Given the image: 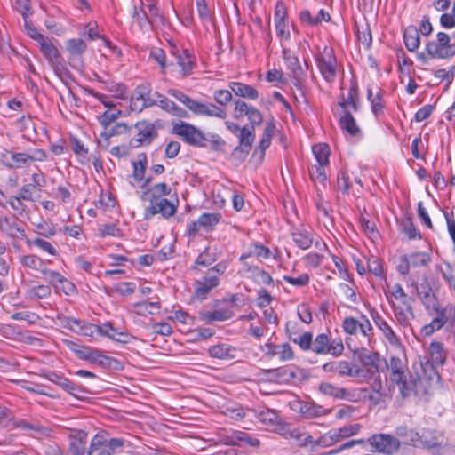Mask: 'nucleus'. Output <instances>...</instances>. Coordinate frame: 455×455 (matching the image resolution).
Instances as JSON below:
<instances>
[{"label": "nucleus", "instance_id": "864d4df0", "mask_svg": "<svg viewBox=\"0 0 455 455\" xmlns=\"http://www.w3.org/2000/svg\"><path fill=\"white\" fill-rule=\"evenodd\" d=\"M312 152L316 160L315 164L329 165L330 148L327 144L319 143L312 147Z\"/></svg>", "mask_w": 455, "mask_h": 455}, {"label": "nucleus", "instance_id": "4468645a", "mask_svg": "<svg viewBox=\"0 0 455 455\" xmlns=\"http://www.w3.org/2000/svg\"><path fill=\"white\" fill-rule=\"evenodd\" d=\"M176 206L168 199L163 198L160 200L150 202L144 209V218L149 220L156 214H161L164 218H169L175 214Z\"/></svg>", "mask_w": 455, "mask_h": 455}, {"label": "nucleus", "instance_id": "72a5a7b5", "mask_svg": "<svg viewBox=\"0 0 455 455\" xmlns=\"http://www.w3.org/2000/svg\"><path fill=\"white\" fill-rule=\"evenodd\" d=\"M229 88L235 95L247 100H257L259 96V92L251 85L240 82H230Z\"/></svg>", "mask_w": 455, "mask_h": 455}, {"label": "nucleus", "instance_id": "f3484780", "mask_svg": "<svg viewBox=\"0 0 455 455\" xmlns=\"http://www.w3.org/2000/svg\"><path fill=\"white\" fill-rule=\"evenodd\" d=\"M259 350L267 358L278 356L282 362L291 361L294 358V352L289 343L275 345L274 343L267 342L259 347Z\"/></svg>", "mask_w": 455, "mask_h": 455}, {"label": "nucleus", "instance_id": "79ce46f5", "mask_svg": "<svg viewBox=\"0 0 455 455\" xmlns=\"http://www.w3.org/2000/svg\"><path fill=\"white\" fill-rule=\"evenodd\" d=\"M87 455H111L105 444L103 434H96L91 441Z\"/></svg>", "mask_w": 455, "mask_h": 455}, {"label": "nucleus", "instance_id": "e2e57ef3", "mask_svg": "<svg viewBox=\"0 0 455 455\" xmlns=\"http://www.w3.org/2000/svg\"><path fill=\"white\" fill-rule=\"evenodd\" d=\"M128 126L125 123H117L111 127H108L104 132L100 133V137L106 140L109 138L116 135H120L127 132Z\"/></svg>", "mask_w": 455, "mask_h": 455}, {"label": "nucleus", "instance_id": "2eb2a0df", "mask_svg": "<svg viewBox=\"0 0 455 455\" xmlns=\"http://www.w3.org/2000/svg\"><path fill=\"white\" fill-rule=\"evenodd\" d=\"M160 9L156 2H140L139 5L133 7V18L140 27L150 23L152 17H158Z\"/></svg>", "mask_w": 455, "mask_h": 455}, {"label": "nucleus", "instance_id": "052dcab7", "mask_svg": "<svg viewBox=\"0 0 455 455\" xmlns=\"http://www.w3.org/2000/svg\"><path fill=\"white\" fill-rule=\"evenodd\" d=\"M328 165L324 164H313L309 169L310 178L313 181L324 185L327 175L325 168Z\"/></svg>", "mask_w": 455, "mask_h": 455}, {"label": "nucleus", "instance_id": "bb28decb", "mask_svg": "<svg viewBox=\"0 0 455 455\" xmlns=\"http://www.w3.org/2000/svg\"><path fill=\"white\" fill-rule=\"evenodd\" d=\"M137 130V141L140 145H149L157 136L156 126L148 121H141L135 125Z\"/></svg>", "mask_w": 455, "mask_h": 455}, {"label": "nucleus", "instance_id": "5701e85b", "mask_svg": "<svg viewBox=\"0 0 455 455\" xmlns=\"http://www.w3.org/2000/svg\"><path fill=\"white\" fill-rule=\"evenodd\" d=\"M322 369L326 373L338 374L339 377H352L358 373V370L354 371L353 365L347 361H331L324 363Z\"/></svg>", "mask_w": 455, "mask_h": 455}, {"label": "nucleus", "instance_id": "e433bc0d", "mask_svg": "<svg viewBox=\"0 0 455 455\" xmlns=\"http://www.w3.org/2000/svg\"><path fill=\"white\" fill-rule=\"evenodd\" d=\"M275 130V125L274 121L267 122L264 128L261 139L259 143V148L255 149L254 154L258 153L259 150V158L263 159L265 156V151L271 145L272 138L274 136V132Z\"/></svg>", "mask_w": 455, "mask_h": 455}, {"label": "nucleus", "instance_id": "473e14b6", "mask_svg": "<svg viewBox=\"0 0 455 455\" xmlns=\"http://www.w3.org/2000/svg\"><path fill=\"white\" fill-rule=\"evenodd\" d=\"M291 324L288 325L286 333L291 341L297 344L302 350L307 351L312 348L313 345V334L309 331L299 334L297 331H291Z\"/></svg>", "mask_w": 455, "mask_h": 455}, {"label": "nucleus", "instance_id": "f257e3e1", "mask_svg": "<svg viewBox=\"0 0 455 455\" xmlns=\"http://www.w3.org/2000/svg\"><path fill=\"white\" fill-rule=\"evenodd\" d=\"M167 93L184 104L195 115L216 117L220 119H225L228 116L227 111L224 108L212 102H201L196 100L179 90L169 89Z\"/></svg>", "mask_w": 455, "mask_h": 455}, {"label": "nucleus", "instance_id": "bf43d9fd", "mask_svg": "<svg viewBox=\"0 0 455 455\" xmlns=\"http://www.w3.org/2000/svg\"><path fill=\"white\" fill-rule=\"evenodd\" d=\"M218 257L219 255L215 248L212 249V247H207L201 254H199L196 263L206 267L214 262Z\"/></svg>", "mask_w": 455, "mask_h": 455}, {"label": "nucleus", "instance_id": "49530a36", "mask_svg": "<svg viewBox=\"0 0 455 455\" xmlns=\"http://www.w3.org/2000/svg\"><path fill=\"white\" fill-rule=\"evenodd\" d=\"M40 50L48 63L61 56L52 39L46 38L40 44Z\"/></svg>", "mask_w": 455, "mask_h": 455}, {"label": "nucleus", "instance_id": "c03bdc74", "mask_svg": "<svg viewBox=\"0 0 455 455\" xmlns=\"http://www.w3.org/2000/svg\"><path fill=\"white\" fill-rule=\"evenodd\" d=\"M283 57L287 68L292 72L294 77L299 78L302 73L298 57L290 49L283 48Z\"/></svg>", "mask_w": 455, "mask_h": 455}, {"label": "nucleus", "instance_id": "dca6fc26", "mask_svg": "<svg viewBox=\"0 0 455 455\" xmlns=\"http://www.w3.org/2000/svg\"><path fill=\"white\" fill-rule=\"evenodd\" d=\"M0 164L7 169H21L28 166V153L3 148L0 151Z\"/></svg>", "mask_w": 455, "mask_h": 455}, {"label": "nucleus", "instance_id": "412c9836", "mask_svg": "<svg viewBox=\"0 0 455 455\" xmlns=\"http://www.w3.org/2000/svg\"><path fill=\"white\" fill-rule=\"evenodd\" d=\"M280 435L285 438L293 439L299 446H315V440L310 434L300 428L292 427L290 424L285 425L284 431L281 432Z\"/></svg>", "mask_w": 455, "mask_h": 455}, {"label": "nucleus", "instance_id": "aec40b11", "mask_svg": "<svg viewBox=\"0 0 455 455\" xmlns=\"http://www.w3.org/2000/svg\"><path fill=\"white\" fill-rule=\"evenodd\" d=\"M371 317L375 325L381 331L387 342L393 347H400V338L395 333L391 324L376 311L371 313Z\"/></svg>", "mask_w": 455, "mask_h": 455}, {"label": "nucleus", "instance_id": "4c0bfd02", "mask_svg": "<svg viewBox=\"0 0 455 455\" xmlns=\"http://www.w3.org/2000/svg\"><path fill=\"white\" fill-rule=\"evenodd\" d=\"M201 319L206 323L223 322L234 315L231 308H220L214 311H204L200 313Z\"/></svg>", "mask_w": 455, "mask_h": 455}, {"label": "nucleus", "instance_id": "393cba45", "mask_svg": "<svg viewBox=\"0 0 455 455\" xmlns=\"http://www.w3.org/2000/svg\"><path fill=\"white\" fill-rule=\"evenodd\" d=\"M237 353L238 350L236 347L225 342H220L208 348L210 356L220 360L235 359L237 356Z\"/></svg>", "mask_w": 455, "mask_h": 455}, {"label": "nucleus", "instance_id": "774afa93", "mask_svg": "<svg viewBox=\"0 0 455 455\" xmlns=\"http://www.w3.org/2000/svg\"><path fill=\"white\" fill-rule=\"evenodd\" d=\"M437 270L441 273L449 286L455 290V276L452 266L449 262H444L443 266L437 267Z\"/></svg>", "mask_w": 455, "mask_h": 455}, {"label": "nucleus", "instance_id": "ea45409f", "mask_svg": "<svg viewBox=\"0 0 455 455\" xmlns=\"http://www.w3.org/2000/svg\"><path fill=\"white\" fill-rule=\"evenodd\" d=\"M403 41L408 51L415 52L420 45V36L417 27L409 26L403 31Z\"/></svg>", "mask_w": 455, "mask_h": 455}, {"label": "nucleus", "instance_id": "13d9d810", "mask_svg": "<svg viewBox=\"0 0 455 455\" xmlns=\"http://www.w3.org/2000/svg\"><path fill=\"white\" fill-rule=\"evenodd\" d=\"M63 390L80 400L84 399L85 395L88 393L85 387L71 381L68 379L63 387Z\"/></svg>", "mask_w": 455, "mask_h": 455}, {"label": "nucleus", "instance_id": "58836bf2", "mask_svg": "<svg viewBox=\"0 0 455 455\" xmlns=\"http://www.w3.org/2000/svg\"><path fill=\"white\" fill-rule=\"evenodd\" d=\"M367 99L371 102V108L374 116L378 118L383 114L385 108V101L383 100V92L379 90L373 93L371 88L367 89Z\"/></svg>", "mask_w": 455, "mask_h": 455}, {"label": "nucleus", "instance_id": "603ef678", "mask_svg": "<svg viewBox=\"0 0 455 455\" xmlns=\"http://www.w3.org/2000/svg\"><path fill=\"white\" fill-rule=\"evenodd\" d=\"M133 310L139 315H155L159 313V302L141 301L133 304Z\"/></svg>", "mask_w": 455, "mask_h": 455}, {"label": "nucleus", "instance_id": "3c124183", "mask_svg": "<svg viewBox=\"0 0 455 455\" xmlns=\"http://www.w3.org/2000/svg\"><path fill=\"white\" fill-rule=\"evenodd\" d=\"M299 411L302 415L308 419L321 417L328 413V411L322 406L311 403H301Z\"/></svg>", "mask_w": 455, "mask_h": 455}, {"label": "nucleus", "instance_id": "c85d7f7f", "mask_svg": "<svg viewBox=\"0 0 455 455\" xmlns=\"http://www.w3.org/2000/svg\"><path fill=\"white\" fill-rule=\"evenodd\" d=\"M98 335L108 337L112 340L121 343H127L130 340V335L126 331L115 328L110 322L100 324Z\"/></svg>", "mask_w": 455, "mask_h": 455}, {"label": "nucleus", "instance_id": "37998d69", "mask_svg": "<svg viewBox=\"0 0 455 455\" xmlns=\"http://www.w3.org/2000/svg\"><path fill=\"white\" fill-rule=\"evenodd\" d=\"M429 358L427 361H429L438 366H442L446 359V355L443 350V344L437 341H434L429 346Z\"/></svg>", "mask_w": 455, "mask_h": 455}, {"label": "nucleus", "instance_id": "5fc2aeb1", "mask_svg": "<svg viewBox=\"0 0 455 455\" xmlns=\"http://www.w3.org/2000/svg\"><path fill=\"white\" fill-rule=\"evenodd\" d=\"M330 339L324 334L321 333L313 339L311 350L318 355H326L330 351Z\"/></svg>", "mask_w": 455, "mask_h": 455}, {"label": "nucleus", "instance_id": "a19ab883", "mask_svg": "<svg viewBox=\"0 0 455 455\" xmlns=\"http://www.w3.org/2000/svg\"><path fill=\"white\" fill-rule=\"evenodd\" d=\"M407 262L411 268H419L427 267L431 261L432 257L428 252L425 251H414L405 254Z\"/></svg>", "mask_w": 455, "mask_h": 455}, {"label": "nucleus", "instance_id": "39448f33", "mask_svg": "<svg viewBox=\"0 0 455 455\" xmlns=\"http://www.w3.org/2000/svg\"><path fill=\"white\" fill-rule=\"evenodd\" d=\"M427 53L434 59H449L455 55V43L444 32H438L435 38L426 44Z\"/></svg>", "mask_w": 455, "mask_h": 455}, {"label": "nucleus", "instance_id": "2f4dec72", "mask_svg": "<svg viewBox=\"0 0 455 455\" xmlns=\"http://www.w3.org/2000/svg\"><path fill=\"white\" fill-rule=\"evenodd\" d=\"M87 434L78 431L69 437V451L73 455H87Z\"/></svg>", "mask_w": 455, "mask_h": 455}, {"label": "nucleus", "instance_id": "f8f14e48", "mask_svg": "<svg viewBox=\"0 0 455 455\" xmlns=\"http://www.w3.org/2000/svg\"><path fill=\"white\" fill-rule=\"evenodd\" d=\"M157 97L151 93L149 85L140 84L137 86L131 97V108L132 111L140 112L147 108L156 106Z\"/></svg>", "mask_w": 455, "mask_h": 455}, {"label": "nucleus", "instance_id": "9d476101", "mask_svg": "<svg viewBox=\"0 0 455 455\" xmlns=\"http://www.w3.org/2000/svg\"><path fill=\"white\" fill-rule=\"evenodd\" d=\"M412 302L413 299L411 297L396 302L389 300L395 323L400 328L411 327V322L415 318Z\"/></svg>", "mask_w": 455, "mask_h": 455}, {"label": "nucleus", "instance_id": "20e7f679", "mask_svg": "<svg viewBox=\"0 0 455 455\" xmlns=\"http://www.w3.org/2000/svg\"><path fill=\"white\" fill-rule=\"evenodd\" d=\"M225 125L231 133L236 135L239 139V144L233 150L232 157L241 162L244 161L251 150L255 140L253 129H249V125L240 127L237 124L231 121H226Z\"/></svg>", "mask_w": 455, "mask_h": 455}, {"label": "nucleus", "instance_id": "0eeeda50", "mask_svg": "<svg viewBox=\"0 0 455 455\" xmlns=\"http://www.w3.org/2000/svg\"><path fill=\"white\" fill-rule=\"evenodd\" d=\"M172 132L181 137L182 140L189 145L200 148L206 147L205 134L191 124L183 121L174 123L172 125Z\"/></svg>", "mask_w": 455, "mask_h": 455}, {"label": "nucleus", "instance_id": "09e8293b", "mask_svg": "<svg viewBox=\"0 0 455 455\" xmlns=\"http://www.w3.org/2000/svg\"><path fill=\"white\" fill-rule=\"evenodd\" d=\"M221 219L220 213L204 212L198 218V223L205 231L212 230Z\"/></svg>", "mask_w": 455, "mask_h": 455}, {"label": "nucleus", "instance_id": "6e6552de", "mask_svg": "<svg viewBox=\"0 0 455 455\" xmlns=\"http://www.w3.org/2000/svg\"><path fill=\"white\" fill-rule=\"evenodd\" d=\"M317 67L327 82H332L337 75V59L331 47L324 46L316 57Z\"/></svg>", "mask_w": 455, "mask_h": 455}, {"label": "nucleus", "instance_id": "a878e982", "mask_svg": "<svg viewBox=\"0 0 455 455\" xmlns=\"http://www.w3.org/2000/svg\"><path fill=\"white\" fill-rule=\"evenodd\" d=\"M220 283L217 275H206L201 280L196 282L195 294L197 299H204L208 293Z\"/></svg>", "mask_w": 455, "mask_h": 455}, {"label": "nucleus", "instance_id": "ddd939ff", "mask_svg": "<svg viewBox=\"0 0 455 455\" xmlns=\"http://www.w3.org/2000/svg\"><path fill=\"white\" fill-rule=\"evenodd\" d=\"M342 327L346 333L350 335L362 334L370 338L373 334V327L365 315H362L360 320L349 316L343 320Z\"/></svg>", "mask_w": 455, "mask_h": 455}, {"label": "nucleus", "instance_id": "423d86ee", "mask_svg": "<svg viewBox=\"0 0 455 455\" xmlns=\"http://www.w3.org/2000/svg\"><path fill=\"white\" fill-rule=\"evenodd\" d=\"M366 442L373 451L385 455H395L401 448V441L389 434H373L367 438Z\"/></svg>", "mask_w": 455, "mask_h": 455}, {"label": "nucleus", "instance_id": "69168bd1", "mask_svg": "<svg viewBox=\"0 0 455 455\" xmlns=\"http://www.w3.org/2000/svg\"><path fill=\"white\" fill-rule=\"evenodd\" d=\"M54 73L61 79L64 80L68 76V69L66 66L65 60L62 56L51 61L49 63Z\"/></svg>", "mask_w": 455, "mask_h": 455}, {"label": "nucleus", "instance_id": "6ab92c4d", "mask_svg": "<svg viewBox=\"0 0 455 455\" xmlns=\"http://www.w3.org/2000/svg\"><path fill=\"white\" fill-rule=\"evenodd\" d=\"M257 418L267 427L279 435L281 432L284 431L285 425L287 424L283 420L276 411L271 409H265L259 411Z\"/></svg>", "mask_w": 455, "mask_h": 455}, {"label": "nucleus", "instance_id": "a18cd8bd", "mask_svg": "<svg viewBox=\"0 0 455 455\" xmlns=\"http://www.w3.org/2000/svg\"><path fill=\"white\" fill-rule=\"evenodd\" d=\"M339 104L342 108L344 114L346 111L351 112V109L357 112L359 108L356 86H352L348 91L347 97L343 98Z\"/></svg>", "mask_w": 455, "mask_h": 455}, {"label": "nucleus", "instance_id": "8fccbe9b", "mask_svg": "<svg viewBox=\"0 0 455 455\" xmlns=\"http://www.w3.org/2000/svg\"><path fill=\"white\" fill-rule=\"evenodd\" d=\"M395 434L397 435V438H403L404 443L408 445H411L414 447V445H419V443L417 442L419 437V433L416 432L412 429H409L406 427L401 426L395 428Z\"/></svg>", "mask_w": 455, "mask_h": 455}, {"label": "nucleus", "instance_id": "338daca9", "mask_svg": "<svg viewBox=\"0 0 455 455\" xmlns=\"http://www.w3.org/2000/svg\"><path fill=\"white\" fill-rule=\"evenodd\" d=\"M121 115V110L114 108L106 110L100 117V124L107 129L118 116Z\"/></svg>", "mask_w": 455, "mask_h": 455}, {"label": "nucleus", "instance_id": "6e6d98bb", "mask_svg": "<svg viewBox=\"0 0 455 455\" xmlns=\"http://www.w3.org/2000/svg\"><path fill=\"white\" fill-rule=\"evenodd\" d=\"M20 263L26 267L40 271L41 273L45 267L44 261L34 254L25 255L21 257Z\"/></svg>", "mask_w": 455, "mask_h": 455}, {"label": "nucleus", "instance_id": "c9c22d12", "mask_svg": "<svg viewBox=\"0 0 455 455\" xmlns=\"http://www.w3.org/2000/svg\"><path fill=\"white\" fill-rule=\"evenodd\" d=\"M223 441L224 443L228 445H236L239 442H245L253 447L259 445V439L251 437L247 433L243 431H232L223 437Z\"/></svg>", "mask_w": 455, "mask_h": 455}, {"label": "nucleus", "instance_id": "c756f323", "mask_svg": "<svg viewBox=\"0 0 455 455\" xmlns=\"http://www.w3.org/2000/svg\"><path fill=\"white\" fill-rule=\"evenodd\" d=\"M154 96L157 97L156 105L159 106L163 110L170 113L172 116H175L177 117H182V118L188 117V112L184 108L179 107L172 100L160 94L157 92H154Z\"/></svg>", "mask_w": 455, "mask_h": 455}, {"label": "nucleus", "instance_id": "f704fd0d", "mask_svg": "<svg viewBox=\"0 0 455 455\" xmlns=\"http://www.w3.org/2000/svg\"><path fill=\"white\" fill-rule=\"evenodd\" d=\"M343 434L339 428H332L328 432L324 433L321 436H319L315 442V446L321 447H330L339 443H341L344 440Z\"/></svg>", "mask_w": 455, "mask_h": 455}, {"label": "nucleus", "instance_id": "4be33fe9", "mask_svg": "<svg viewBox=\"0 0 455 455\" xmlns=\"http://www.w3.org/2000/svg\"><path fill=\"white\" fill-rule=\"evenodd\" d=\"M172 188L164 182H160L153 185L150 188H145V190L140 195V198L143 202H153L165 198L169 195Z\"/></svg>", "mask_w": 455, "mask_h": 455}, {"label": "nucleus", "instance_id": "f03ea898", "mask_svg": "<svg viewBox=\"0 0 455 455\" xmlns=\"http://www.w3.org/2000/svg\"><path fill=\"white\" fill-rule=\"evenodd\" d=\"M404 364L399 357L392 356L388 364L391 371L390 379L392 382L398 386L402 397H407L411 395H418V384L420 377L416 380L411 375H407L404 371Z\"/></svg>", "mask_w": 455, "mask_h": 455}, {"label": "nucleus", "instance_id": "680f3d73", "mask_svg": "<svg viewBox=\"0 0 455 455\" xmlns=\"http://www.w3.org/2000/svg\"><path fill=\"white\" fill-rule=\"evenodd\" d=\"M99 235L100 237L106 236H120L122 235L121 229L114 222L105 223L99 225Z\"/></svg>", "mask_w": 455, "mask_h": 455}, {"label": "nucleus", "instance_id": "cd10ccee", "mask_svg": "<svg viewBox=\"0 0 455 455\" xmlns=\"http://www.w3.org/2000/svg\"><path fill=\"white\" fill-rule=\"evenodd\" d=\"M291 236L295 244L301 250L309 249L314 241L312 230L305 227L293 228Z\"/></svg>", "mask_w": 455, "mask_h": 455}, {"label": "nucleus", "instance_id": "9b49d317", "mask_svg": "<svg viewBox=\"0 0 455 455\" xmlns=\"http://www.w3.org/2000/svg\"><path fill=\"white\" fill-rule=\"evenodd\" d=\"M132 174L129 176V182L132 186L139 184L141 188H147L153 180V177L145 176L148 167V157L145 153L139 154L132 162Z\"/></svg>", "mask_w": 455, "mask_h": 455}, {"label": "nucleus", "instance_id": "7c9ffc66", "mask_svg": "<svg viewBox=\"0 0 455 455\" xmlns=\"http://www.w3.org/2000/svg\"><path fill=\"white\" fill-rule=\"evenodd\" d=\"M0 231L13 238L25 236V230L15 220L4 215H0Z\"/></svg>", "mask_w": 455, "mask_h": 455}, {"label": "nucleus", "instance_id": "4d7b16f0", "mask_svg": "<svg viewBox=\"0 0 455 455\" xmlns=\"http://www.w3.org/2000/svg\"><path fill=\"white\" fill-rule=\"evenodd\" d=\"M67 51L73 56L82 55L87 48L85 42L80 38L68 39L66 42Z\"/></svg>", "mask_w": 455, "mask_h": 455}, {"label": "nucleus", "instance_id": "1a4fd4ad", "mask_svg": "<svg viewBox=\"0 0 455 455\" xmlns=\"http://www.w3.org/2000/svg\"><path fill=\"white\" fill-rule=\"evenodd\" d=\"M318 389L323 395L349 402H358L368 393L366 389H347L336 387L329 382H322Z\"/></svg>", "mask_w": 455, "mask_h": 455}, {"label": "nucleus", "instance_id": "7ed1b4c3", "mask_svg": "<svg viewBox=\"0 0 455 455\" xmlns=\"http://www.w3.org/2000/svg\"><path fill=\"white\" fill-rule=\"evenodd\" d=\"M430 291L431 289H429L428 292L425 293L424 297L422 298V302L427 311L433 310L435 313V316L429 323L425 324L421 328L420 334L424 337H428L435 331H439L444 327L447 320V312L450 310L451 305V303H448L442 307L435 296L431 294Z\"/></svg>", "mask_w": 455, "mask_h": 455}, {"label": "nucleus", "instance_id": "b1692460", "mask_svg": "<svg viewBox=\"0 0 455 455\" xmlns=\"http://www.w3.org/2000/svg\"><path fill=\"white\" fill-rule=\"evenodd\" d=\"M443 440L444 438L442 433L427 429L419 434V440L417 441L419 445H414V447L427 449L439 448L442 446Z\"/></svg>", "mask_w": 455, "mask_h": 455}, {"label": "nucleus", "instance_id": "de8ad7c7", "mask_svg": "<svg viewBox=\"0 0 455 455\" xmlns=\"http://www.w3.org/2000/svg\"><path fill=\"white\" fill-rule=\"evenodd\" d=\"M339 123L341 129L352 136H355L360 132V128L350 111H346V113L343 114L340 117Z\"/></svg>", "mask_w": 455, "mask_h": 455}, {"label": "nucleus", "instance_id": "a211bd4d", "mask_svg": "<svg viewBox=\"0 0 455 455\" xmlns=\"http://www.w3.org/2000/svg\"><path fill=\"white\" fill-rule=\"evenodd\" d=\"M76 354L79 359L87 361L92 364H95L102 368L111 367L112 362L114 361L113 358L103 355L100 350L92 347H84L83 349L76 350Z\"/></svg>", "mask_w": 455, "mask_h": 455}, {"label": "nucleus", "instance_id": "0e129e2a", "mask_svg": "<svg viewBox=\"0 0 455 455\" xmlns=\"http://www.w3.org/2000/svg\"><path fill=\"white\" fill-rule=\"evenodd\" d=\"M270 254L269 248L259 243H251L249 248V251L247 252V256H252L263 259H268Z\"/></svg>", "mask_w": 455, "mask_h": 455}]
</instances>
